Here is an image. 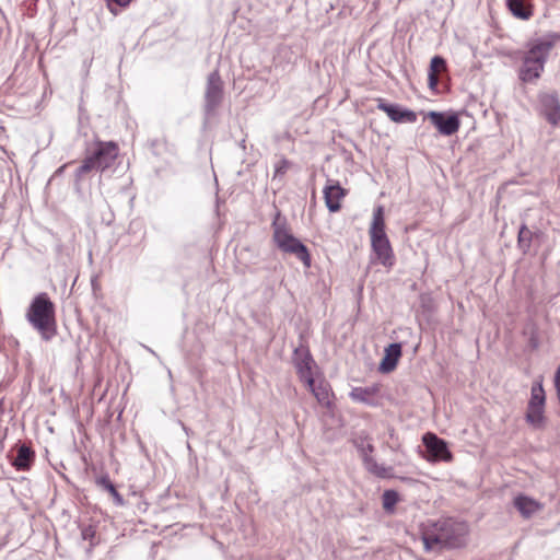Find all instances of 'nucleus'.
<instances>
[{
    "label": "nucleus",
    "mask_w": 560,
    "mask_h": 560,
    "mask_svg": "<svg viewBox=\"0 0 560 560\" xmlns=\"http://www.w3.org/2000/svg\"><path fill=\"white\" fill-rule=\"evenodd\" d=\"M374 451L371 443L365 444V448H361V456L365 468L377 477L386 478L390 476L392 468L378 465L376 460L370 455Z\"/></svg>",
    "instance_id": "obj_13"
},
{
    "label": "nucleus",
    "mask_w": 560,
    "mask_h": 560,
    "mask_svg": "<svg viewBox=\"0 0 560 560\" xmlns=\"http://www.w3.org/2000/svg\"><path fill=\"white\" fill-rule=\"evenodd\" d=\"M291 162L287 159H281L278 161V163L275 165V177L282 176L287 173V171L290 168Z\"/></svg>",
    "instance_id": "obj_27"
},
{
    "label": "nucleus",
    "mask_w": 560,
    "mask_h": 560,
    "mask_svg": "<svg viewBox=\"0 0 560 560\" xmlns=\"http://www.w3.org/2000/svg\"><path fill=\"white\" fill-rule=\"evenodd\" d=\"M376 107L377 109L386 113L389 119L393 120L394 122L412 124L417 120L416 112L408 108H402L400 105L397 104H389L384 98L376 100Z\"/></svg>",
    "instance_id": "obj_10"
},
{
    "label": "nucleus",
    "mask_w": 560,
    "mask_h": 560,
    "mask_svg": "<svg viewBox=\"0 0 560 560\" xmlns=\"http://www.w3.org/2000/svg\"><path fill=\"white\" fill-rule=\"evenodd\" d=\"M427 118L443 136H452L459 129L460 121L456 114L446 115L441 112L431 110L427 114Z\"/></svg>",
    "instance_id": "obj_8"
},
{
    "label": "nucleus",
    "mask_w": 560,
    "mask_h": 560,
    "mask_svg": "<svg viewBox=\"0 0 560 560\" xmlns=\"http://www.w3.org/2000/svg\"><path fill=\"white\" fill-rule=\"evenodd\" d=\"M556 387V390H557V396H558V399H559V404H560V385L558 386H555Z\"/></svg>",
    "instance_id": "obj_33"
},
{
    "label": "nucleus",
    "mask_w": 560,
    "mask_h": 560,
    "mask_svg": "<svg viewBox=\"0 0 560 560\" xmlns=\"http://www.w3.org/2000/svg\"><path fill=\"white\" fill-rule=\"evenodd\" d=\"M526 422L534 429H541L545 425V408L544 407H528L525 415Z\"/></svg>",
    "instance_id": "obj_22"
},
{
    "label": "nucleus",
    "mask_w": 560,
    "mask_h": 560,
    "mask_svg": "<svg viewBox=\"0 0 560 560\" xmlns=\"http://www.w3.org/2000/svg\"><path fill=\"white\" fill-rule=\"evenodd\" d=\"M119 153V148L114 141H97L95 149L89 153L81 165L75 170V185L79 186L82 177L92 172H104L110 167L116 161Z\"/></svg>",
    "instance_id": "obj_4"
},
{
    "label": "nucleus",
    "mask_w": 560,
    "mask_h": 560,
    "mask_svg": "<svg viewBox=\"0 0 560 560\" xmlns=\"http://www.w3.org/2000/svg\"><path fill=\"white\" fill-rule=\"evenodd\" d=\"M401 357V345L390 343L385 349V355L380 364V371L383 373H389L395 370L399 358Z\"/></svg>",
    "instance_id": "obj_15"
},
{
    "label": "nucleus",
    "mask_w": 560,
    "mask_h": 560,
    "mask_svg": "<svg viewBox=\"0 0 560 560\" xmlns=\"http://www.w3.org/2000/svg\"><path fill=\"white\" fill-rule=\"evenodd\" d=\"M115 500V502L118 504V505H121L124 503V499L121 497V494L115 489V492H112L110 493Z\"/></svg>",
    "instance_id": "obj_31"
},
{
    "label": "nucleus",
    "mask_w": 560,
    "mask_h": 560,
    "mask_svg": "<svg viewBox=\"0 0 560 560\" xmlns=\"http://www.w3.org/2000/svg\"><path fill=\"white\" fill-rule=\"evenodd\" d=\"M559 39V34L549 33L528 42L527 50L523 54L522 66L518 70V79L523 83L532 84L539 80L545 70V65L550 51Z\"/></svg>",
    "instance_id": "obj_2"
},
{
    "label": "nucleus",
    "mask_w": 560,
    "mask_h": 560,
    "mask_svg": "<svg viewBox=\"0 0 560 560\" xmlns=\"http://www.w3.org/2000/svg\"><path fill=\"white\" fill-rule=\"evenodd\" d=\"M313 395L315 396L316 400L319 405L324 407L330 406V389L327 383L320 382L318 384L315 383V380L313 378V384L307 385Z\"/></svg>",
    "instance_id": "obj_20"
},
{
    "label": "nucleus",
    "mask_w": 560,
    "mask_h": 560,
    "mask_svg": "<svg viewBox=\"0 0 560 560\" xmlns=\"http://www.w3.org/2000/svg\"><path fill=\"white\" fill-rule=\"evenodd\" d=\"M533 240V232L526 226V224H522L518 231V246L526 252L530 247V243Z\"/></svg>",
    "instance_id": "obj_24"
},
{
    "label": "nucleus",
    "mask_w": 560,
    "mask_h": 560,
    "mask_svg": "<svg viewBox=\"0 0 560 560\" xmlns=\"http://www.w3.org/2000/svg\"><path fill=\"white\" fill-rule=\"evenodd\" d=\"M468 536L469 525L452 517L428 522L421 532L427 551L463 548L467 545Z\"/></svg>",
    "instance_id": "obj_1"
},
{
    "label": "nucleus",
    "mask_w": 560,
    "mask_h": 560,
    "mask_svg": "<svg viewBox=\"0 0 560 560\" xmlns=\"http://www.w3.org/2000/svg\"><path fill=\"white\" fill-rule=\"evenodd\" d=\"M383 508L385 511H393L398 502V493L394 490H386L382 495Z\"/></svg>",
    "instance_id": "obj_25"
},
{
    "label": "nucleus",
    "mask_w": 560,
    "mask_h": 560,
    "mask_svg": "<svg viewBox=\"0 0 560 560\" xmlns=\"http://www.w3.org/2000/svg\"><path fill=\"white\" fill-rule=\"evenodd\" d=\"M380 386L374 384L365 387H353L349 393L350 398L353 401L374 406V397L378 394Z\"/></svg>",
    "instance_id": "obj_16"
},
{
    "label": "nucleus",
    "mask_w": 560,
    "mask_h": 560,
    "mask_svg": "<svg viewBox=\"0 0 560 560\" xmlns=\"http://www.w3.org/2000/svg\"><path fill=\"white\" fill-rule=\"evenodd\" d=\"M95 534V530L93 529V527L89 526V527H85L83 530H82V537L83 539H91L93 538Z\"/></svg>",
    "instance_id": "obj_30"
},
{
    "label": "nucleus",
    "mask_w": 560,
    "mask_h": 560,
    "mask_svg": "<svg viewBox=\"0 0 560 560\" xmlns=\"http://www.w3.org/2000/svg\"><path fill=\"white\" fill-rule=\"evenodd\" d=\"M34 458H35L34 451L30 446L22 444L18 448V453H16L15 458L12 462V465L18 470L25 471L31 468V466L34 462Z\"/></svg>",
    "instance_id": "obj_17"
},
{
    "label": "nucleus",
    "mask_w": 560,
    "mask_h": 560,
    "mask_svg": "<svg viewBox=\"0 0 560 560\" xmlns=\"http://www.w3.org/2000/svg\"><path fill=\"white\" fill-rule=\"evenodd\" d=\"M511 13L521 20H529L533 15L532 5L526 0H506Z\"/></svg>",
    "instance_id": "obj_18"
},
{
    "label": "nucleus",
    "mask_w": 560,
    "mask_h": 560,
    "mask_svg": "<svg viewBox=\"0 0 560 560\" xmlns=\"http://www.w3.org/2000/svg\"><path fill=\"white\" fill-rule=\"evenodd\" d=\"M371 245L377 260L386 268L393 267L395 258L388 237L386 235L371 237Z\"/></svg>",
    "instance_id": "obj_11"
},
{
    "label": "nucleus",
    "mask_w": 560,
    "mask_h": 560,
    "mask_svg": "<svg viewBox=\"0 0 560 560\" xmlns=\"http://www.w3.org/2000/svg\"><path fill=\"white\" fill-rule=\"evenodd\" d=\"M112 1L115 2L119 7H126L131 2V0H112Z\"/></svg>",
    "instance_id": "obj_32"
},
{
    "label": "nucleus",
    "mask_w": 560,
    "mask_h": 560,
    "mask_svg": "<svg viewBox=\"0 0 560 560\" xmlns=\"http://www.w3.org/2000/svg\"><path fill=\"white\" fill-rule=\"evenodd\" d=\"M385 233V220H384V209L382 206H378L373 212V219L370 226V236H384Z\"/></svg>",
    "instance_id": "obj_21"
},
{
    "label": "nucleus",
    "mask_w": 560,
    "mask_h": 560,
    "mask_svg": "<svg viewBox=\"0 0 560 560\" xmlns=\"http://www.w3.org/2000/svg\"><path fill=\"white\" fill-rule=\"evenodd\" d=\"M514 506L525 518L530 517L539 509V504L536 501L525 495L516 497L514 499Z\"/></svg>",
    "instance_id": "obj_19"
},
{
    "label": "nucleus",
    "mask_w": 560,
    "mask_h": 560,
    "mask_svg": "<svg viewBox=\"0 0 560 560\" xmlns=\"http://www.w3.org/2000/svg\"><path fill=\"white\" fill-rule=\"evenodd\" d=\"M97 485L102 487L104 490L108 491L109 493L115 492L116 487L110 481L108 476H102L97 479Z\"/></svg>",
    "instance_id": "obj_28"
},
{
    "label": "nucleus",
    "mask_w": 560,
    "mask_h": 560,
    "mask_svg": "<svg viewBox=\"0 0 560 560\" xmlns=\"http://www.w3.org/2000/svg\"><path fill=\"white\" fill-rule=\"evenodd\" d=\"M324 199L326 207L330 212H338L341 208V200L346 196V190L338 182L328 180L324 187Z\"/></svg>",
    "instance_id": "obj_12"
},
{
    "label": "nucleus",
    "mask_w": 560,
    "mask_h": 560,
    "mask_svg": "<svg viewBox=\"0 0 560 560\" xmlns=\"http://www.w3.org/2000/svg\"><path fill=\"white\" fill-rule=\"evenodd\" d=\"M546 119L553 126L560 121V102L556 94H545L540 98Z\"/></svg>",
    "instance_id": "obj_14"
},
{
    "label": "nucleus",
    "mask_w": 560,
    "mask_h": 560,
    "mask_svg": "<svg viewBox=\"0 0 560 560\" xmlns=\"http://www.w3.org/2000/svg\"><path fill=\"white\" fill-rule=\"evenodd\" d=\"M3 412V409H2V400H0V416L2 415Z\"/></svg>",
    "instance_id": "obj_35"
},
{
    "label": "nucleus",
    "mask_w": 560,
    "mask_h": 560,
    "mask_svg": "<svg viewBox=\"0 0 560 560\" xmlns=\"http://www.w3.org/2000/svg\"><path fill=\"white\" fill-rule=\"evenodd\" d=\"M358 448H359V451L361 452V448H365V444H364V443H361L360 445H358Z\"/></svg>",
    "instance_id": "obj_34"
},
{
    "label": "nucleus",
    "mask_w": 560,
    "mask_h": 560,
    "mask_svg": "<svg viewBox=\"0 0 560 560\" xmlns=\"http://www.w3.org/2000/svg\"><path fill=\"white\" fill-rule=\"evenodd\" d=\"M428 81H429V88L431 90H434L438 86V84H439V77H438V74H435L433 72H429Z\"/></svg>",
    "instance_id": "obj_29"
},
{
    "label": "nucleus",
    "mask_w": 560,
    "mask_h": 560,
    "mask_svg": "<svg viewBox=\"0 0 560 560\" xmlns=\"http://www.w3.org/2000/svg\"><path fill=\"white\" fill-rule=\"evenodd\" d=\"M546 402L545 389L542 387L541 378L535 381L530 388V398L528 401V407H544Z\"/></svg>",
    "instance_id": "obj_23"
},
{
    "label": "nucleus",
    "mask_w": 560,
    "mask_h": 560,
    "mask_svg": "<svg viewBox=\"0 0 560 560\" xmlns=\"http://www.w3.org/2000/svg\"><path fill=\"white\" fill-rule=\"evenodd\" d=\"M223 81L215 69L207 78L205 91V112L207 115L212 114L223 100Z\"/></svg>",
    "instance_id": "obj_6"
},
{
    "label": "nucleus",
    "mask_w": 560,
    "mask_h": 560,
    "mask_svg": "<svg viewBox=\"0 0 560 560\" xmlns=\"http://www.w3.org/2000/svg\"><path fill=\"white\" fill-rule=\"evenodd\" d=\"M271 228L272 240L277 247L284 254L295 256L304 267L310 268L312 259L307 247L292 234L287 219L281 215L280 211L276 212Z\"/></svg>",
    "instance_id": "obj_3"
},
{
    "label": "nucleus",
    "mask_w": 560,
    "mask_h": 560,
    "mask_svg": "<svg viewBox=\"0 0 560 560\" xmlns=\"http://www.w3.org/2000/svg\"><path fill=\"white\" fill-rule=\"evenodd\" d=\"M445 69H446V62H445L444 58H442L441 56H434L431 59L429 72H433V73L438 74V72L443 71Z\"/></svg>",
    "instance_id": "obj_26"
},
{
    "label": "nucleus",
    "mask_w": 560,
    "mask_h": 560,
    "mask_svg": "<svg viewBox=\"0 0 560 560\" xmlns=\"http://www.w3.org/2000/svg\"><path fill=\"white\" fill-rule=\"evenodd\" d=\"M293 363L296 369V372L302 381L306 383V385L313 384V364L314 360L305 347H300L294 350L293 354Z\"/></svg>",
    "instance_id": "obj_9"
},
{
    "label": "nucleus",
    "mask_w": 560,
    "mask_h": 560,
    "mask_svg": "<svg viewBox=\"0 0 560 560\" xmlns=\"http://www.w3.org/2000/svg\"><path fill=\"white\" fill-rule=\"evenodd\" d=\"M26 318L44 339H49L56 334L55 305L46 293L34 298Z\"/></svg>",
    "instance_id": "obj_5"
},
{
    "label": "nucleus",
    "mask_w": 560,
    "mask_h": 560,
    "mask_svg": "<svg viewBox=\"0 0 560 560\" xmlns=\"http://www.w3.org/2000/svg\"><path fill=\"white\" fill-rule=\"evenodd\" d=\"M422 442L429 453V459L432 462H451L453 455L447 447V443L434 433H425Z\"/></svg>",
    "instance_id": "obj_7"
}]
</instances>
